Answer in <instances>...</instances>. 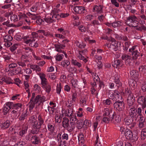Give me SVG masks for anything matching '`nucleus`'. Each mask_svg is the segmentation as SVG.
<instances>
[{
	"label": "nucleus",
	"instance_id": "nucleus-31",
	"mask_svg": "<svg viewBox=\"0 0 146 146\" xmlns=\"http://www.w3.org/2000/svg\"><path fill=\"white\" fill-rule=\"evenodd\" d=\"M112 114H114V115L113 119L114 120L115 122L119 123L121 121V118L118 114H116L114 112H113Z\"/></svg>",
	"mask_w": 146,
	"mask_h": 146
},
{
	"label": "nucleus",
	"instance_id": "nucleus-13",
	"mask_svg": "<svg viewBox=\"0 0 146 146\" xmlns=\"http://www.w3.org/2000/svg\"><path fill=\"white\" fill-rule=\"evenodd\" d=\"M137 110L134 108H131L129 111L130 117H134L135 120H137L138 117V115L137 114Z\"/></svg>",
	"mask_w": 146,
	"mask_h": 146
},
{
	"label": "nucleus",
	"instance_id": "nucleus-24",
	"mask_svg": "<svg viewBox=\"0 0 146 146\" xmlns=\"http://www.w3.org/2000/svg\"><path fill=\"white\" fill-rule=\"evenodd\" d=\"M130 116H128L124 119V121L126 125H130L133 122V119Z\"/></svg>",
	"mask_w": 146,
	"mask_h": 146
},
{
	"label": "nucleus",
	"instance_id": "nucleus-49",
	"mask_svg": "<svg viewBox=\"0 0 146 146\" xmlns=\"http://www.w3.org/2000/svg\"><path fill=\"white\" fill-rule=\"evenodd\" d=\"M27 14L33 20L36 19L38 17V16L36 15L35 14H32L29 12L27 13Z\"/></svg>",
	"mask_w": 146,
	"mask_h": 146
},
{
	"label": "nucleus",
	"instance_id": "nucleus-63",
	"mask_svg": "<svg viewBox=\"0 0 146 146\" xmlns=\"http://www.w3.org/2000/svg\"><path fill=\"white\" fill-rule=\"evenodd\" d=\"M61 84L60 83L57 84L56 87V92L58 94H60L61 91Z\"/></svg>",
	"mask_w": 146,
	"mask_h": 146
},
{
	"label": "nucleus",
	"instance_id": "nucleus-58",
	"mask_svg": "<svg viewBox=\"0 0 146 146\" xmlns=\"http://www.w3.org/2000/svg\"><path fill=\"white\" fill-rule=\"evenodd\" d=\"M49 78L51 80H55L56 78V75L55 73H51L48 74Z\"/></svg>",
	"mask_w": 146,
	"mask_h": 146
},
{
	"label": "nucleus",
	"instance_id": "nucleus-7",
	"mask_svg": "<svg viewBox=\"0 0 146 146\" xmlns=\"http://www.w3.org/2000/svg\"><path fill=\"white\" fill-rule=\"evenodd\" d=\"M122 59L125 61L126 65H129L131 62L132 59L131 57L128 54H123L121 56Z\"/></svg>",
	"mask_w": 146,
	"mask_h": 146
},
{
	"label": "nucleus",
	"instance_id": "nucleus-62",
	"mask_svg": "<svg viewBox=\"0 0 146 146\" xmlns=\"http://www.w3.org/2000/svg\"><path fill=\"white\" fill-rule=\"evenodd\" d=\"M64 57L63 54L58 55L57 54L55 56L56 60L58 61H61Z\"/></svg>",
	"mask_w": 146,
	"mask_h": 146
},
{
	"label": "nucleus",
	"instance_id": "nucleus-17",
	"mask_svg": "<svg viewBox=\"0 0 146 146\" xmlns=\"http://www.w3.org/2000/svg\"><path fill=\"white\" fill-rule=\"evenodd\" d=\"M44 22L48 24H50L54 22V19L52 18V15H46L44 18Z\"/></svg>",
	"mask_w": 146,
	"mask_h": 146
},
{
	"label": "nucleus",
	"instance_id": "nucleus-48",
	"mask_svg": "<svg viewBox=\"0 0 146 146\" xmlns=\"http://www.w3.org/2000/svg\"><path fill=\"white\" fill-rule=\"evenodd\" d=\"M86 98L83 97L81 98L80 101V104L82 106L86 104Z\"/></svg>",
	"mask_w": 146,
	"mask_h": 146
},
{
	"label": "nucleus",
	"instance_id": "nucleus-11",
	"mask_svg": "<svg viewBox=\"0 0 146 146\" xmlns=\"http://www.w3.org/2000/svg\"><path fill=\"white\" fill-rule=\"evenodd\" d=\"M137 101L138 104L142 105L143 109L145 108L146 99L144 96H141L139 97L138 98Z\"/></svg>",
	"mask_w": 146,
	"mask_h": 146
},
{
	"label": "nucleus",
	"instance_id": "nucleus-52",
	"mask_svg": "<svg viewBox=\"0 0 146 146\" xmlns=\"http://www.w3.org/2000/svg\"><path fill=\"white\" fill-rule=\"evenodd\" d=\"M55 122L57 123H60L61 121V117L59 114H56L55 116Z\"/></svg>",
	"mask_w": 146,
	"mask_h": 146
},
{
	"label": "nucleus",
	"instance_id": "nucleus-6",
	"mask_svg": "<svg viewBox=\"0 0 146 146\" xmlns=\"http://www.w3.org/2000/svg\"><path fill=\"white\" fill-rule=\"evenodd\" d=\"M13 102H7L5 104L3 111L4 115L7 114L11 108Z\"/></svg>",
	"mask_w": 146,
	"mask_h": 146
},
{
	"label": "nucleus",
	"instance_id": "nucleus-12",
	"mask_svg": "<svg viewBox=\"0 0 146 146\" xmlns=\"http://www.w3.org/2000/svg\"><path fill=\"white\" fill-rule=\"evenodd\" d=\"M114 92L115 93L114 100H117V101H120V100H122V98L120 94L123 95L124 94V92H120V93L117 90H115L114 91Z\"/></svg>",
	"mask_w": 146,
	"mask_h": 146
},
{
	"label": "nucleus",
	"instance_id": "nucleus-20",
	"mask_svg": "<svg viewBox=\"0 0 146 146\" xmlns=\"http://www.w3.org/2000/svg\"><path fill=\"white\" fill-rule=\"evenodd\" d=\"M10 123L9 121L7 120L4 123H2L0 125L1 128L5 129L8 128L10 125Z\"/></svg>",
	"mask_w": 146,
	"mask_h": 146
},
{
	"label": "nucleus",
	"instance_id": "nucleus-34",
	"mask_svg": "<svg viewBox=\"0 0 146 146\" xmlns=\"http://www.w3.org/2000/svg\"><path fill=\"white\" fill-rule=\"evenodd\" d=\"M42 87L44 89L46 92L48 94L50 93L51 90V86L48 84L42 86Z\"/></svg>",
	"mask_w": 146,
	"mask_h": 146
},
{
	"label": "nucleus",
	"instance_id": "nucleus-18",
	"mask_svg": "<svg viewBox=\"0 0 146 146\" xmlns=\"http://www.w3.org/2000/svg\"><path fill=\"white\" fill-rule=\"evenodd\" d=\"M28 125L26 123L24 124L22 126V130L20 131L19 134L21 136H23L27 130Z\"/></svg>",
	"mask_w": 146,
	"mask_h": 146
},
{
	"label": "nucleus",
	"instance_id": "nucleus-14",
	"mask_svg": "<svg viewBox=\"0 0 146 146\" xmlns=\"http://www.w3.org/2000/svg\"><path fill=\"white\" fill-rule=\"evenodd\" d=\"M70 124L71 125L72 127H74V125H76V122L78 121V119L75 113L70 117Z\"/></svg>",
	"mask_w": 146,
	"mask_h": 146
},
{
	"label": "nucleus",
	"instance_id": "nucleus-45",
	"mask_svg": "<svg viewBox=\"0 0 146 146\" xmlns=\"http://www.w3.org/2000/svg\"><path fill=\"white\" fill-rule=\"evenodd\" d=\"M33 90L36 92L39 93L40 91V87L38 85L36 84L34 86Z\"/></svg>",
	"mask_w": 146,
	"mask_h": 146
},
{
	"label": "nucleus",
	"instance_id": "nucleus-8",
	"mask_svg": "<svg viewBox=\"0 0 146 146\" xmlns=\"http://www.w3.org/2000/svg\"><path fill=\"white\" fill-rule=\"evenodd\" d=\"M74 11L76 13L78 14L85 13L86 11L84 7L76 6L73 8Z\"/></svg>",
	"mask_w": 146,
	"mask_h": 146
},
{
	"label": "nucleus",
	"instance_id": "nucleus-39",
	"mask_svg": "<svg viewBox=\"0 0 146 146\" xmlns=\"http://www.w3.org/2000/svg\"><path fill=\"white\" fill-rule=\"evenodd\" d=\"M17 114L18 112L17 111L13 110L11 111L10 115L12 118L14 119L16 117Z\"/></svg>",
	"mask_w": 146,
	"mask_h": 146
},
{
	"label": "nucleus",
	"instance_id": "nucleus-30",
	"mask_svg": "<svg viewBox=\"0 0 146 146\" xmlns=\"http://www.w3.org/2000/svg\"><path fill=\"white\" fill-rule=\"evenodd\" d=\"M69 119L66 118H64L62 122V125L65 128H66L69 125Z\"/></svg>",
	"mask_w": 146,
	"mask_h": 146
},
{
	"label": "nucleus",
	"instance_id": "nucleus-64",
	"mask_svg": "<svg viewBox=\"0 0 146 146\" xmlns=\"http://www.w3.org/2000/svg\"><path fill=\"white\" fill-rule=\"evenodd\" d=\"M99 138L98 135H97L95 143V146H100V142L99 141Z\"/></svg>",
	"mask_w": 146,
	"mask_h": 146
},
{
	"label": "nucleus",
	"instance_id": "nucleus-22",
	"mask_svg": "<svg viewBox=\"0 0 146 146\" xmlns=\"http://www.w3.org/2000/svg\"><path fill=\"white\" fill-rule=\"evenodd\" d=\"M114 115V114H112L111 116L110 115V119L106 117H104L102 120V122H103L105 123H108L110 121H113V120Z\"/></svg>",
	"mask_w": 146,
	"mask_h": 146
},
{
	"label": "nucleus",
	"instance_id": "nucleus-54",
	"mask_svg": "<svg viewBox=\"0 0 146 146\" xmlns=\"http://www.w3.org/2000/svg\"><path fill=\"white\" fill-rule=\"evenodd\" d=\"M76 44L77 47L81 48H84L86 46V44L83 43H80L79 42H76Z\"/></svg>",
	"mask_w": 146,
	"mask_h": 146
},
{
	"label": "nucleus",
	"instance_id": "nucleus-28",
	"mask_svg": "<svg viewBox=\"0 0 146 146\" xmlns=\"http://www.w3.org/2000/svg\"><path fill=\"white\" fill-rule=\"evenodd\" d=\"M31 142L34 144H38L40 142L39 138L36 136H33L31 139Z\"/></svg>",
	"mask_w": 146,
	"mask_h": 146
},
{
	"label": "nucleus",
	"instance_id": "nucleus-4",
	"mask_svg": "<svg viewBox=\"0 0 146 146\" xmlns=\"http://www.w3.org/2000/svg\"><path fill=\"white\" fill-rule=\"evenodd\" d=\"M113 106L115 109L119 111H122L125 108L124 104L122 100L115 102L113 104Z\"/></svg>",
	"mask_w": 146,
	"mask_h": 146
},
{
	"label": "nucleus",
	"instance_id": "nucleus-23",
	"mask_svg": "<svg viewBox=\"0 0 146 146\" xmlns=\"http://www.w3.org/2000/svg\"><path fill=\"white\" fill-rule=\"evenodd\" d=\"M22 69L20 67H17L14 70V71H13L12 70L10 71V74L11 75H14V73H13V72H14L16 74H22Z\"/></svg>",
	"mask_w": 146,
	"mask_h": 146
},
{
	"label": "nucleus",
	"instance_id": "nucleus-57",
	"mask_svg": "<svg viewBox=\"0 0 146 146\" xmlns=\"http://www.w3.org/2000/svg\"><path fill=\"white\" fill-rule=\"evenodd\" d=\"M141 136L142 138L144 139L146 137V128L143 129L141 132Z\"/></svg>",
	"mask_w": 146,
	"mask_h": 146
},
{
	"label": "nucleus",
	"instance_id": "nucleus-10",
	"mask_svg": "<svg viewBox=\"0 0 146 146\" xmlns=\"http://www.w3.org/2000/svg\"><path fill=\"white\" fill-rule=\"evenodd\" d=\"M59 11V9L54 8L51 12V13L53 14V15H52V18L54 19V22L56 20H59L60 18V15H59L56 13V12L58 13Z\"/></svg>",
	"mask_w": 146,
	"mask_h": 146
},
{
	"label": "nucleus",
	"instance_id": "nucleus-32",
	"mask_svg": "<svg viewBox=\"0 0 146 146\" xmlns=\"http://www.w3.org/2000/svg\"><path fill=\"white\" fill-rule=\"evenodd\" d=\"M82 52L81 51H79V55L77 57L80 60H82L85 63H86L87 62L88 60L86 58H85L84 56H83V54H82Z\"/></svg>",
	"mask_w": 146,
	"mask_h": 146
},
{
	"label": "nucleus",
	"instance_id": "nucleus-38",
	"mask_svg": "<svg viewBox=\"0 0 146 146\" xmlns=\"http://www.w3.org/2000/svg\"><path fill=\"white\" fill-rule=\"evenodd\" d=\"M121 61L119 60H115L112 64L113 66L115 68H117L118 66H120L121 65Z\"/></svg>",
	"mask_w": 146,
	"mask_h": 146
},
{
	"label": "nucleus",
	"instance_id": "nucleus-5",
	"mask_svg": "<svg viewBox=\"0 0 146 146\" xmlns=\"http://www.w3.org/2000/svg\"><path fill=\"white\" fill-rule=\"evenodd\" d=\"M62 114L63 115L68 117H70L75 114L74 113V110L71 108H69L66 110L62 109Z\"/></svg>",
	"mask_w": 146,
	"mask_h": 146
},
{
	"label": "nucleus",
	"instance_id": "nucleus-19",
	"mask_svg": "<svg viewBox=\"0 0 146 146\" xmlns=\"http://www.w3.org/2000/svg\"><path fill=\"white\" fill-rule=\"evenodd\" d=\"M78 143L79 145H82L84 144V138L83 134L80 133L78 136Z\"/></svg>",
	"mask_w": 146,
	"mask_h": 146
},
{
	"label": "nucleus",
	"instance_id": "nucleus-15",
	"mask_svg": "<svg viewBox=\"0 0 146 146\" xmlns=\"http://www.w3.org/2000/svg\"><path fill=\"white\" fill-rule=\"evenodd\" d=\"M125 135L126 138L128 139H131L133 137V133L132 131L127 129L125 131Z\"/></svg>",
	"mask_w": 146,
	"mask_h": 146
},
{
	"label": "nucleus",
	"instance_id": "nucleus-47",
	"mask_svg": "<svg viewBox=\"0 0 146 146\" xmlns=\"http://www.w3.org/2000/svg\"><path fill=\"white\" fill-rule=\"evenodd\" d=\"M10 19L11 21L15 22L18 20V18L16 15L12 14L11 15Z\"/></svg>",
	"mask_w": 146,
	"mask_h": 146
},
{
	"label": "nucleus",
	"instance_id": "nucleus-29",
	"mask_svg": "<svg viewBox=\"0 0 146 146\" xmlns=\"http://www.w3.org/2000/svg\"><path fill=\"white\" fill-rule=\"evenodd\" d=\"M12 109L14 110L18 111L19 109H20L22 107V104L21 103H17L14 104L13 103Z\"/></svg>",
	"mask_w": 146,
	"mask_h": 146
},
{
	"label": "nucleus",
	"instance_id": "nucleus-46",
	"mask_svg": "<svg viewBox=\"0 0 146 146\" xmlns=\"http://www.w3.org/2000/svg\"><path fill=\"white\" fill-rule=\"evenodd\" d=\"M48 128L49 131L52 132L54 130V126L53 124H48Z\"/></svg>",
	"mask_w": 146,
	"mask_h": 146
},
{
	"label": "nucleus",
	"instance_id": "nucleus-36",
	"mask_svg": "<svg viewBox=\"0 0 146 146\" xmlns=\"http://www.w3.org/2000/svg\"><path fill=\"white\" fill-rule=\"evenodd\" d=\"M130 74L131 76L135 78H137L139 75L138 72L134 70H132L130 72Z\"/></svg>",
	"mask_w": 146,
	"mask_h": 146
},
{
	"label": "nucleus",
	"instance_id": "nucleus-40",
	"mask_svg": "<svg viewBox=\"0 0 146 146\" xmlns=\"http://www.w3.org/2000/svg\"><path fill=\"white\" fill-rule=\"evenodd\" d=\"M28 113H27V110H25V111H24L22 113L21 115L19 118V119L20 120H23L25 119V117L27 116Z\"/></svg>",
	"mask_w": 146,
	"mask_h": 146
},
{
	"label": "nucleus",
	"instance_id": "nucleus-16",
	"mask_svg": "<svg viewBox=\"0 0 146 146\" xmlns=\"http://www.w3.org/2000/svg\"><path fill=\"white\" fill-rule=\"evenodd\" d=\"M135 102V98L133 97V94H130L129 96L127 99V103L129 106H132Z\"/></svg>",
	"mask_w": 146,
	"mask_h": 146
},
{
	"label": "nucleus",
	"instance_id": "nucleus-61",
	"mask_svg": "<svg viewBox=\"0 0 146 146\" xmlns=\"http://www.w3.org/2000/svg\"><path fill=\"white\" fill-rule=\"evenodd\" d=\"M38 3H36L31 8V11L33 12H35L37 9V6Z\"/></svg>",
	"mask_w": 146,
	"mask_h": 146
},
{
	"label": "nucleus",
	"instance_id": "nucleus-1",
	"mask_svg": "<svg viewBox=\"0 0 146 146\" xmlns=\"http://www.w3.org/2000/svg\"><path fill=\"white\" fill-rule=\"evenodd\" d=\"M39 122L36 119L34 115L31 117L29 119V121L31 124L33 129L31 131V133L36 134L38 133L41 128L42 125L44 123V121L42 118V116L40 115L38 117Z\"/></svg>",
	"mask_w": 146,
	"mask_h": 146
},
{
	"label": "nucleus",
	"instance_id": "nucleus-26",
	"mask_svg": "<svg viewBox=\"0 0 146 146\" xmlns=\"http://www.w3.org/2000/svg\"><path fill=\"white\" fill-rule=\"evenodd\" d=\"M95 12L97 13H100L102 12V7L101 5L97 6H94L93 8Z\"/></svg>",
	"mask_w": 146,
	"mask_h": 146
},
{
	"label": "nucleus",
	"instance_id": "nucleus-37",
	"mask_svg": "<svg viewBox=\"0 0 146 146\" xmlns=\"http://www.w3.org/2000/svg\"><path fill=\"white\" fill-rule=\"evenodd\" d=\"M132 55L133 56V59H136L139 55V53L137 50H134L132 52Z\"/></svg>",
	"mask_w": 146,
	"mask_h": 146
},
{
	"label": "nucleus",
	"instance_id": "nucleus-33",
	"mask_svg": "<svg viewBox=\"0 0 146 146\" xmlns=\"http://www.w3.org/2000/svg\"><path fill=\"white\" fill-rule=\"evenodd\" d=\"M23 51L25 53H29V54H31V53L33 54V53H34V51L29 47L24 48H23Z\"/></svg>",
	"mask_w": 146,
	"mask_h": 146
},
{
	"label": "nucleus",
	"instance_id": "nucleus-51",
	"mask_svg": "<svg viewBox=\"0 0 146 146\" xmlns=\"http://www.w3.org/2000/svg\"><path fill=\"white\" fill-rule=\"evenodd\" d=\"M119 75L117 74H116L114 75V82L116 84H119Z\"/></svg>",
	"mask_w": 146,
	"mask_h": 146
},
{
	"label": "nucleus",
	"instance_id": "nucleus-41",
	"mask_svg": "<svg viewBox=\"0 0 146 146\" xmlns=\"http://www.w3.org/2000/svg\"><path fill=\"white\" fill-rule=\"evenodd\" d=\"M5 42L11 41L13 39L12 36L10 35H6L3 38Z\"/></svg>",
	"mask_w": 146,
	"mask_h": 146
},
{
	"label": "nucleus",
	"instance_id": "nucleus-60",
	"mask_svg": "<svg viewBox=\"0 0 146 146\" xmlns=\"http://www.w3.org/2000/svg\"><path fill=\"white\" fill-rule=\"evenodd\" d=\"M24 85L25 86V89L26 90L27 92L29 94V86L27 81H24Z\"/></svg>",
	"mask_w": 146,
	"mask_h": 146
},
{
	"label": "nucleus",
	"instance_id": "nucleus-59",
	"mask_svg": "<svg viewBox=\"0 0 146 146\" xmlns=\"http://www.w3.org/2000/svg\"><path fill=\"white\" fill-rule=\"evenodd\" d=\"M72 86L74 88H76L77 87L78 81L76 80L72 79L71 81Z\"/></svg>",
	"mask_w": 146,
	"mask_h": 146
},
{
	"label": "nucleus",
	"instance_id": "nucleus-2",
	"mask_svg": "<svg viewBox=\"0 0 146 146\" xmlns=\"http://www.w3.org/2000/svg\"><path fill=\"white\" fill-rule=\"evenodd\" d=\"M38 36L37 33L33 32L29 36H25L22 38L24 42L26 44H29V46L32 47H37L38 44L37 41H36L35 38Z\"/></svg>",
	"mask_w": 146,
	"mask_h": 146
},
{
	"label": "nucleus",
	"instance_id": "nucleus-55",
	"mask_svg": "<svg viewBox=\"0 0 146 146\" xmlns=\"http://www.w3.org/2000/svg\"><path fill=\"white\" fill-rule=\"evenodd\" d=\"M91 93L93 95L95 96L96 97L98 98V93L97 91H96L95 88L93 87L91 88Z\"/></svg>",
	"mask_w": 146,
	"mask_h": 146
},
{
	"label": "nucleus",
	"instance_id": "nucleus-43",
	"mask_svg": "<svg viewBox=\"0 0 146 146\" xmlns=\"http://www.w3.org/2000/svg\"><path fill=\"white\" fill-rule=\"evenodd\" d=\"M70 64V62L68 60H65L61 62V65L64 67H66Z\"/></svg>",
	"mask_w": 146,
	"mask_h": 146
},
{
	"label": "nucleus",
	"instance_id": "nucleus-3",
	"mask_svg": "<svg viewBox=\"0 0 146 146\" xmlns=\"http://www.w3.org/2000/svg\"><path fill=\"white\" fill-rule=\"evenodd\" d=\"M137 20V18L135 15H129L127 18L126 23L128 25L131 27H137L139 23L142 25L145 23V20L143 19H140L139 21Z\"/></svg>",
	"mask_w": 146,
	"mask_h": 146
},
{
	"label": "nucleus",
	"instance_id": "nucleus-42",
	"mask_svg": "<svg viewBox=\"0 0 146 146\" xmlns=\"http://www.w3.org/2000/svg\"><path fill=\"white\" fill-rule=\"evenodd\" d=\"M139 72L141 73H146V66H140L139 68Z\"/></svg>",
	"mask_w": 146,
	"mask_h": 146
},
{
	"label": "nucleus",
	"instance_id": "nucleus-25",
	"mask_svg": "<svg viewBox=\"0 0 146 146\" xmlns=\"http://www.w3.org/2000/svg\"><path fill=\"white\" fill-rule=\"evenodd\" d=\"M71 64L74 65L76 66L79 68L82 66V64L78 62L76 60L72 59L71 61Z\"/></svg>",
	"mask_w": 146,
	"mask_h": 146
},
{
	"label": "nucleus",
	"instance_id": "nucleus-35",
	"mask_svg": "<svg viewBox=\"0 0 146 146\" xmlns=\"http://www.w3.org/2000/svg\"><path fill=\"white\" fill-rule=\"evenodd\" d=\"M111 113L112 114H113L111 110L108 108H106L104 109L103 114L104 116H108Z\"/></svg>",
	"mask_w": 146,
	"mask_h": 146
},
{
	"label": "nucleus",
	"instance_id": "nucleus-27",
	"mask_svg": "<svg viewBox=\"0 0 146 146\" xmlns=\"http://www.w3.org/2000/svg\"><path fill=\"white\" fill-rule=\"evenodd\" d=\"M123 24L121 22L117 21L113 22L112 24V25L113 27L115 28L122 26Z\"/></svg>",
	"mask_w": 146,
	"mask_h": 146
},
{
	"label": "nucleus",
	"instance_id": "nucleus-9",
	"mask_svg": "<svg viewBox=\"0 0 146 146\" xmlns=\"http://www.w3.org/2000/svg\"><path fill=\"white\" fill-rule=\"evenodd\" d=\"M65 45L60 43L54 45L55 50L59 53H64V48Z\"/></svg>",
	"mask_w": 146,
	"mask_h": 146
},
{
	"label": "nucleus",
	"instance_id": "nucleus-21",
	"mask_svg": "<svg viewBox=\"0 0 146 146\" xmlns=\"http://www.w3.org/2000/svg\"><path fill=\"white\" fill-rule=\"evenodd\" d=\"M129 83V86L131 89L134 90L136 88L137 85V82L133 80H130Z\"/></svg>",
	"mask_w": 146,
	"mask_h": 146
},
{
	"label": "nucleus",
	"instance_id": "nucleus-56",
	"mask_svg": "<svg viewBox=\"0 0 146 146\" xmlns=\"http://www.w3.org/2000/svg\"><path fill=\"white\" fill-rule=\"evenodd\" d=\"M136 27V29L137 30L140 31H142V30L146 31V27L145 25H142L140 27H138L137 26Z\"/></svg>",
	"mask_w": 146,
	"mask_h": 146
},
{
	"label": "nucleus",
	"instance_id": "nucleus-44",
	"mask_svg": "<svg viewBox=\"0 0 146 146\" xmlns=\"http://www.w3.org/2000/svg\"><path fill=\"white\" fill-rule=\"evenodd\" d=\"M36 22L37 24L39 25H43L44 24V20H43L38 17L36 19Z\"/></svg>",
	"mask_w": 146,
	"mask_h": 146
},
{
	"label": "nucleus",
	"instance_id": "nucleus-53",
	"mask_svg": "<svg viewBox=\"0 0 146 146\" xmlns=\"http://www.w3.org/2000/svg\"><path fill=\"white\" fill-rule=\"evenodd\" d=\"M26 61L25 60H21L17 62V64L19 66H21L22 67H24L26 66V64L25 63Z\"/></svg>",
	"mask_w": 146,
	"mask_h": 146
},
{
	"label": "nucleus",
	"instance_id": "nucleus-50",
	"mask_svg": "<svg viewBox=\"0 0 146 146\" xmlns=\"http://www.w3.org/2000/svg\"><path fill=\"white\" fill-rule=\"evenodd\" d=\"M31 68L32 69L35 70L39 72L41 70L40 68L38 66L36 65H31Z\"/></svg>",
	"mask_w": 146,
	"mask_h": 146
}]
</instances>
